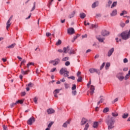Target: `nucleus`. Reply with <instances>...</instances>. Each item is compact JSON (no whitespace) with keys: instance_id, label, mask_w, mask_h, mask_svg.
<instances>
[{"instance_id":"1","label":"nucleus","mask_w":130,"mask_h":130,"mask_svg":"<svg viewBox=\"0 0 130 130\" xmlns=\"http://www.w3.org/2000/svg\"><path fill=\"white\" fill-rule=\"evenodd\" d=\"M108 129H111L114 128V118L110 117L109 120L107 121Z\"/></svg>"},{"instance_id":"2","label":"nucleus","mask_w":130,"mask_h":130,"mask_svg":"<svg viewBox=\"0 0 130 130\" xmlns=\"http://www.w3.org/2000/svg\"><path fill=\"white\" fill-rule=\"evenodd\" d=\"M59 73L60 75H63L64 77H69V74H70V72L68 71L67 68L61 69Z\"/></svg>"},{"instance_id":"3","label":"nucleus","mask_w":130,"mask_h":130,"mask_svg":"<svg viewBox=\"0 0 130 130\" xmlns=\"http://www.w3.org/2000/svg\"><path fill=\"white\" fill-rule=\"evenodd\" d=\"M89 71L90 74H94V73H96L98 75H100V71L98 69H96L95 68H90L89 69Z\"/></svg>"},{"instance_id":"4","label":"nucleus","mask_w":130,"mask_h":130,"mask_svg":"<svg viewBox=\"0 0 130 130\" xmlns=\"http://www.w3.org/2000/svg\"><path fill=\"white\" fill-rule=\"evenodd\" d=\"M34 122H35V118H34V117H30L27 122V124H29V125H32V124Z\"/></svg>"},{"instance_id":"5","label":"nucleus","mask_w":130,"mask_h":130,"mask_svg":"<svg viewBox=\"0 0 130 130\" xmlns=\"http://www.w3.org/2000/svg\"><path fill=\"white\" fill-rule=\"evenodd\" d=\"M59 62V59L57 58L54 60H52L49 61V63H53V66H56V64H58Z\"/></svg>"},{"instance_id":"6","label":"nucleus","mask_w":130,"mask_h":130,"mask_svg":"<svg viewBox=\"0 0 130 130\" xmlns=\"http://www.w3.org/2000/svg\"><path fill=\"white\" fill-rule=\"evenodd\" d=\"M13 19V16H11L8 21L7 22V26H6V29L8 30L9 28H10V26H11V24L12 23H11V21H12V19Z\"/></svg>"},{"instance_id":"7","label":"nucleus","mask_w":130,"mask_h":130,"mask_svg":"<svg viewBox=\"0 0 130 130\" xmlns=\"http://www.w3.org/2000/svg\"><path fill=\"white\" fill-rule=\"evenodd\" d=\"M68 34L69 35H73L75 33V29L73 27H70L67 30Z\"/></svg>"},{"instance_id":"8","label":"nucleus","mask_w":130,"mask_h":130,"mask_svg":"<svg viewBox=\"0 0 130 130\" xmlns=\"http://www.w3.org/2000/svg\"><path fill=\"white\" fill-rule=\"evenodd\" d=\"M117 78L119 81H122L124 79V77L122 76V73H119L117 75Z\"/></svg>"},{"instance_id":"9","label":"nucleus","mask_w":130,"mask_h":130,"mask_svg":"<svg viewBox=\"0 0 130 130\" xmlns=\"http://www.w3.org/2000/svg\"><path fill=\"white\" fill-rule=\"evenodd\" d=\"M114 52V48H112L111 49H110L108 52L107 55H108V57H110V56H111V55H112V54Z\"/></svg>"},{"instance_id":"10","label":"nucleus","mask_w":130,"mask_h":130,"mask_svg":"<svg viewBox=\"0 0 130 130\" xmlns=\"http://www.w3.org/2000/svg\"><path fill=\"white\" fill-rule=\"evenodd\" d=\"M60 91V89H56L53 91L54 97H55L56 98H57L58 97V96H57V94H58V93H59Z\"/></svg>"},{"instance_id":"11","label":"nucleus","mask_w":130,"mask_h":130,"mask_svg":"<svg viewBox=\"0 0 130 130\" xmlns=\"http://www.w3.org/2000/svg\"><path fill=\"white\" fill-rule=\"evenodd\" d=\"M88 122V120L85 118H83L81 121V125H84V124H86Z\"/></svg>"},{"instance_id":"12","label":"nucleus","mask_w":130,"mask_h":130,"mask_svg":"<svg viewBox=\"0 0 130 130\" xmlns=\"http://www.w3.org/2000/svg\"><path fill=\"white\" fill-rule=\"evenodd\" d=\"M70 123H71V120H68L63 124L62 127H68V125L70 124Z\"/></svg>"},{"instance_id":"13","label":"nucleus","mask_w":130,"mask_h":130,"mask_svg":"<svg viewBox=\"0 0 130 130\" xmlns=\"http://www.w3.org/2000/svg\"><path fill=\"white\" fill-rule=\"evenodd\" d=\"M101 33L103 36H108L109 35V31L107 30H103Z\"/></svg>"},{"instance_id":"14","label":"nucleus","mask_w":130,"mask_h":130,"mask_svg":"<svg viewBox=\"0 0 130 130\" xmlns=\"http://www.w3.org/2000/svg\"><path fill=\"white\" fill-rule=\"evenodd\" d=\"M64 53H68L70 51V47L69 46H67L66 48L64 47L63 48Z\"/></svg>"},{"instance_id":"15","label":"nucleus","mask_w":130,"mask_h":130,"mask_svg":"<svg viewBox=\"0 0 130 130\" xmlns=\"http://www.w3.org/2000/svg\"><path fill=\"white\" fill-rule=\"evenodd\" d=\"M47 111L48 114H52V113H54V112H55V111H54V110L51 108L48 109Z\"/></svg>"},{"instance_id":"16","label":"nucleus","mask_w":130,"mask_h":130,"mask_svg":"<svg viewBox=\"0 0 130 130\" xmlns=\"http://www.w3.org/2000/svg\"><path fill=\"white\" fill-rule=\"evenodd\" d=\"M96 39L99 40V42H103V41H104L105 39L103 38H101V36H96Z\"/></svg>"},{"instance_id":"17","label":"nucleus","mask_w":130,"mask_h":130,"mask_svg":"<svg viewBox=\"0 0 130 130\" xmlns=\"http://www.w3.org/2000/svg\"><path fill=\"white\" fill-rule=\"evenodd\" d=\"M94 91H95V87L93 85L90 86V95H93L94 94Z\"/></svg>"},{"instance_id":"18","label":"nucleus","mask_w":130,"mask_h":130,"mask_svg":"<svg viewBox=\"0 0 130 130\" xmlns=\"http://www.w3.org/2000/svg\"><path fill=\"white\" fill-rule=\"evenodd\" d=\"M110 15L111 17H114V16H116V15H117V10H116V9L114 10Z\"/></svg>"},{"instance_id":"19","label":"nucleus","mask_w":130,"mask_h":130,"mask_svg":"<svg viewBox=\"0 0 130 130\" xmlns=\"http://www.w3.org/2000/svg\"><path fill=\"white\" fill-rule=\"evenodd\" d=\"M21 74L22 75H23V76H25V75H28L29 71V70H27V71H24V70L23 69H21Z\"/></svg>"},{"instance_id":"20","label":"nucleus","mask_w":130,"mask_h":130,"mask_svg":"<svg viewBox=\"0 0 130 130\" xmlns=\"http://www.w3.org/2000/svg\"><path fill=\"white\" fill-rule=\"evenodd\" d=\"M99 5V2H94L91 6L92 9H95L96 7H98V6Z\"/></svg>"},{"instance_id":"21","label":"nucleus","mask_w":130,"mask_h":130,"mask_svg":"<svg viewBox=\"0 0 130 130\" xmlns=\"http://www.w3.org/2000/svg\"><path fill=\"white\" fill-rule=\"evenodd\" d=\"M16 46V43H13L6 47V48H9V49H12L14 48Z\"/></svg>"},{"instance_id":"22","label":"nucleus","mask_w":130,"mask_h":130,"mask_svg":"<svg viewBox=\"0 0 130 130\" xmlns=\"http://www.w3.org/2000/svg\"><path fill=\"white\" fill-rule=\"evenodd\" d=\"M98 124H99L98 122H93V124L92 126L94 128H97L98 127Z\"/></svg>"},{"instance_id":"23","label":"nucleus","mask_w":130,"mask_h":130,"mask_svg":"<svg viewBox=\"0 0 130 130\" xmlns=\"http://www.w3.org/2000/svg\"><path fill=\"white\" fill-rule=\"evenodd\" d=\"M86 17V14L82 13L80 14V18L81 19H84Z\"/></svg>"},{"instance_id":"24","label":"nucleus","mask_w":130,"mask_h":130,"mask_svg":"<svg viewBox=\"0 0 130 130\" xmlns=\"http://www.w3.org/2000/svg\"><path fill=\"white\" fill-rule=\"evenodd\" d=\"M112 115L114 117H116V116H118V113L116 112H114L112 113Z\"/></svg>"},{"instance_id":"25","label":"nucleus","mask_w":130,"mask_h":130,"mask_svg":"<svg viewBox=\"0 0 130 130\" xmlns=\"http://www.w3.org/2000/svg\"><path fill=\"white\" fill-rule=\"evenodd\" d=\"M122 118L125 119L128 117V114L127 113H124L122 116Z\"/></svg>"},{"instance_id":"26","label":"nucleus","mask_w":130,"mask_h":130,"mask_svg":"<svg viewBox=\"0 0 130 130\" xmlns=\"http://www.w3.org/2000/svg\"><path fill=\"white\" fill-rule=\"evenodd\" d=\"M117 5V2H113L112 5H111V8L112 9L113 8H114V7H116Z\"/></svg>"},{"instance_id":"27","label":"nucleus","mask_w":130,"mask_h":130,"mask_svg":"<svg viewBox=\"0 0 130 130\" xmlns=\"http://www.w3.org/2000/svg\"><path fill=\"white\" fill-rule=\"evenodd\" d=\"M108 111H109V108H108V107L105 108L103 111V112H104V113H107V112H108Z\"/></svg>"},{"instance_id":"28","label":"nucleus","mask_w":130,"mask_h":130,"mask_svg":"<svg viewBox=\"0 0 130 130\" xmlns=\"http://www.w3.org/2000/svg\"><path fill=\"white\" fill-rule=\"evenodd\" d=\"M19 103L20 104H23V103H24V100H18L16 102V104H19Z\"/></svg>"},{"instance_id":"29","label":"nucleus","mask_w":130,"mask_h":130,"mask_svg":"<svg viewBox=\"0 0 130 130\" xmlns=\"http://www.w3.org/2000/svg\"><path fill=\"white\" fill-rule=\"evenodd\" d=\"M88 128H89V123H87L85 124L83 130H88Z\"/></svg>"},{"instance_id":"30","label":"nucleus","mask_w":130,"mask_h":130,"mask_svg":"<svg viewBox=\"0 0 130 130\" xmlns=\"http://www.w3.org/2000/svg\"><path fill=\"white\" fill-rule=\"evenodd\" d=\"M36 6V2H34V6H33L32 9L30 10V12H33V11H34V10H35Z\"/></svg>"},{"instance_id":"31","label":"nucleus","mask_w":130,"mask_h":130,"mask_svg":"<svg viewBox=\"0 0 130 130\" xmlns=\"http://www.w3.org/2000/svg\"><path fill=\"white\" fill-rule=\"evenodd\" d=\"M74 16H75V12H73L71 15L69 16V18L70 19H72V18H73Z\"/></svg>"},{"instance_id":"32","label":"nucleus","mask_w":130,"mask_h":130,"mask_svg":"<svg viewBox=\"0 0 130 130\" xmlns=\"http://www.w3.org/2000/svg\"><path fill=\"white\" fill-rule=\"evenodd\" d=\"M126 14H127V12L126 11H123L120 13V16H123V15H126Z\"/></svg>"},{"instance_id":"33","label":"nucleus","mask_w":130,"mask_h":130,"mask_svg":"<svg viewBox=\"0 0 130 130\" xmlns=\"http://www.w3.org/2000/svg\"><path fill=\"white\" fill-rule=\"evenodd\" d=\"M98 26L96 24H91L90 29H94V28H97Z\"/></svg>"},{"instance_id":"34","label":"nucleus","mask_w":130,"mask_h":130,"mask_svg":"<svg viewBox=\"0 0 130 130\" xmlns=\"http://www.w3.org/2000/svg\"><path fill=\"white\" fill-rule=\"evenodd\" d=\"M53 2V0H50L49 3L48 4V7L49 8L50 7V6H51V5H52V2Z\"/></svg>"},{"instance_id":"35","label":"nucleus","mask_w":130,"mask_h":130,"mask_svg":"<svg viewBox=\"0 0 130 130\" xmlns=\"http://www.w3.org/2000/svg\"><path fill=\"white\" fill-rule=\"evenodd\" d=\"M110 67V63L108 62L106 64V70H108V68Z\"/></svg>"},{"instance_id":"36","label":"nucleus","mask_w":130,"mask_h":130,"mask_svg":"<svg viewBox=\"0 0 130 130\" xmlns=\"http://www.w3.org/2000/svg\"><path fill=\"white\" fill-rule=\"evenodd\" d=\"M82 80H83V78L81 76H78L77 82H82Z\"/></svg>"},{"instance_id":"37","label":"nucleus","mask_w":130,"mask_h":130,"mask_svg":"<svg viewBox=\"0 0 130 130\" xmlns=\"http://www.w3.org/2000/svg\"><path fill=\"white\" fill-rule=\"evenodd\" d=\"M69 57H65L62 59V61H67V60H69Z\"/></svg>"},{"instance_id":"38","label":"nucleus","mask_w":130,"mask_h":130,"mask_svg":"<svg viewBox=\"0 0 130 130\" xmlns=\"http://www.w3.org/2000/svg\"><path fill=\"white\" fill-rule=\"evenodd\" d=\"M28 87L29 88H32L34 86V84L32 82H30L28 85Z\"/></svg>"},{"instance_id":"39","label":"nucleus","mask_w":130,"mask_h":130,"mask_svg":"<svg viewBox=\"0 0 130 130\" xmlns=\"http://www.w3.org/2000/svg\"><path fill=\"white\" fill-rule=\"evenodd\" d=\"M64 87L66 89H69L70 88V84L68 83H64Z\"/></svg>"},{"instance_id":"40","label":"nucleus","mask_w":130,"mask_h":130,"mask_svg":"<svg viewBox=\"0 0 130 130\" xmlns=\"http://www.w3.org/2000/svg\"><path fill=\"white\" fill-rule=\"evenodd\" d=\"M60 44H61V40H58V41H57V42H56V45L57 46H58V45H60Z\"/></svg>"},{"instance_id":"41","label":"nucleus","mask_w":130,"mask_h":130,"mask_svg":"<svg viewBox=\"0 0 130 130\" xmlns=\"http://www.w3.org/2000/svg\"><path fill=\"white\" fill-rule=\"evenodd\" d=\"M76 89H77V86L76 85V84H73L72 90H76Z\"/></svg>"},{"instance_id":"42","label":"nucleus","mask_w":130,"mask_h":130,"mask_svg":"<svg viewBox=\"0 0 130 130\" xmlns=\"http://www.w3.org/2000/svg\"><path fill=\"white\" fill-rule=\"evenodd\" d=\"M129 74L128 73V74H127L126 75V76H125V77H124V79L125 80H127L128 79V78H129Z\"/></svg>"},{"instance_id":"43","label":"nucleus","mask_w":130,"mask_h":130,"mask_svg":"<svg viewBox=\"0 0 130 130\" xmlns=\"http://www.w3.org/2000/svg\"><path fill=\"white\" fill-rule=\"evenodd\" d=\"M52 124H53V122L49 123V124L48 125V128H50H50L51 127V126L52 125Z\"/></svg>"},{"instance_id":"44","label":"nucleus","mask_w":130,"mask_h":130,"mask_svg":"<svg viewBox=\"0 0 130 130\" xmlns=\"http://www.w3.org/2000/svg\"><path fill=\"white\" fill-rule=\"evenodd\" d=\"M15 105H17V102L12 103L10 105V107H11V108H13V107H14Z\"/></svg>"},{"instance_id":"45","label":"nucleus","mask_w":130,"mask_h":130,"mask_svg":"<svg viewBox=\"0 0 130 130\" xmlns=\"http://www.w3.org/2000/svg\"><path fill=\"white\" fill-rule=\"evenodd\" d=\"M104 101V100L103 99H101L100 101H99L98 102V105H99V104H100V103H102V102H103Z\"/></svg>"},{"instance_id":"46","label":"nucleus","mask_w":130,"mask_h":130,"mask_svg":"<svg viewBox=\"0 0 130 130\" xmlns=\"http://www.w3.org/2000/svg\"><path fill=\"white\" fill-rule=\"evenodd\" d=\"M120 26L121 27H122V28H123V27H124V26H125V23H123V22H121L120 23Z\"/></svg>"},{"instance_id":"47","label":"nucleus","mask_w":130,"mask_h":130,"mask_svg":"<svg viewBox=\"0 0 130 130\" xmlns=\"http://www.w3.org/2000/svg\"><path fill=\"white\" fill-rule=\"evenodd\" d=\"M70 64H71V63L69 61H67L65 62V66H66V67H69Z\"/></svg>"},{"instance_id":"48","label":"nucleus","mask_w":130,"mask_h":130,"mask_svg":"<svg viewBox=\"0 0 130 130\" xmlns=\"http://www.w3.org/2000/svg\"><path fill=\"white\" fill-rule=\"evenodd\" d=\"M123 62H124V63H126L128 62V60L127 59V58H124Z\"/></svg>"},{"instance_id":"49","label":"nucleus","mask_w":130,"mask_h":130,"mask_svg":"<svg viewBox=\"0 0 130 130\" xmlns=\"http://www.w3.org/2000/svg\"><path fill=\"white\" fill-rule=\"evenodd\" d=\"M72 94L74 95V96L77 95V91L76 90H73L72 91Z\"/></svg>"},{"instance_id":"50","label":"nucleus","mask_w":130,"mask_h":130,"mask_svg":"<svg viewBox=\"0 0 130 130\" xmlns=\"http://www.w3.org/2000/svg\"><path fill=\"white\" fill-rule=\"evenodd\" d=\"M37 100H38V99H37V98H34V102H35V103L36 104H37Z\"/></svg>"},{"instance_id":"51","label":"nucleus","mask_w":130,"mask_h":130,"mask_svg":"<svg viewBox=\"0 0 130 130\" xmlns=\"http://www.w3.org/2000/svg\"><path fill=\"white\" fill-rule=\"evenodd\" d=\"M55 71H56V68H54L51 70L50 72L51 73H53L54 72H55Z\"/></svg>"},{"instance_id":"52","label":"nucleus","mask_w":130,"mask_h":130,"mask_svg":"<svg viewBox=\"0 0 130 130\" xmlns=\"http://www.w3.org/2000/svg\"><path fill=\"white\" fill-rule=\"evenodd\" d=\"M104 66H105V63L104 62L101 66L100 70H102V69H103L104 68Z\"/></svg>"},{"instance_id":"53","label":"nucleus","mask_w":130,"mask_h":130,"mask_svg":"<svg viewBox=\"0 0 130 130\" xmlns=\"http://www.w3.org/2000/svg\"><path fill=\"white\" fill-rule=\"evenodd\" d=\"M70 54H75V51H74V50H71Z\"/></svg>"},{"instance_id":"54","label":"nucleus","mask_w":130,"mask_h":130,"mask_svg":"<svg viewBox=\"0 0 130 130\" xmlns=\"http://www.w3.org/2000/svg\"><path fill=\"white\" fill-rule=\"evenodd\" d=\"M46 35L47 37H49V36H51V34L50 32H47Z\"/></svg>"},{"instance_id":"55","label":"nucleus","mask_w":130,"mask_h":130,"mask_svg":"<svg viewBox=\"0 0 130 130\" xmlns=\"http://www.w3.org/2000/svg\"><path fill=\"white\" fill-rule=\"evenodd\" d=\"M108 4L109 5V6L110 7V5H111V4H112V1L109 0L108 2Z\"/></svg>"},{"instance_id":"56","label":"nucleus","mask_w":130,"mask_h":130,"mask_svg":"<svg viewBox=\"0 0 130 130\" xmlns=\"http://www.w3.org/2000/svg\"><path fill=\"white\" fill-rule=\"evenodd\" d=\"M21 63H23L24 66H25V63H26V60L25 59H23L22 61H21Z\"/></svg>"},{"instance_id":"57","label":"nucleus","mask_w":130,"mask_h":130,"mask_svg":"<svg viewBox=\"0 0 130 130\" xmlns=\"http://www.w3.org/2000/svg\"><path fill=\"white\" fill-rule=\"evenodd\" d=\"M128 68H123V71H124V72H126L127 71H128Z\"/></svg>"},{"instance_id":"58","label":"nucleus","mask_w":130,"mask_h":130,"mask_svg":"<svg viewBox=\"0 0 130 130\" xmlns=\"http://www.w3.org/2000/svg\"><path fill=\"white\" fill-rule=\"evenodd\" d=\"M31 15H32V13H30L28 17L26 18V20H28V19H30V18H31Z\"/></svg>"},{"instance_id":"59","label":"nucleus","mask_w":130,"mask_h":130,"mask_svg":"<svg viewBox=\"0 0 130 130\" xmlns=\"http://www.w3.org/2000/svg\"><path fill=\"white\" fill-rule=\"evenodd\" d=\"M80 75H81V72L78 71L77 73V77H80Z\"/></svg>"},{"instance_id":"60","label":"nucleus","mask_w":130,"mask_h":130,"mask_svg":"<svg viewBox=\"0 0 130 130\" xmlns=\"http://www.w3.org/2000/svg\"><path fill=\"white\" fill-rule=\"evenodd\" d=\"M25 95H26V92L25 91L21 92V96H25Z\"/></svg>"},{"instance_id":"61","label":"nucleus","mask_w":130,"mask_h":130,"mask_svg":"<svg viewBox=\"0 0 130 130\" xmlns=\"http://www.w3.org/2000/svg\"><path fill=\"white\" fill-rule=\"evenodd\" d=\"M3 129L4 130H8V127L6 126L5 125L3 126Z\"/></svg>"},{"instance_id":"62","label":"nucleus","mask_w":130,"mask_h":130,"mask_svg":"<svg viewBox=\"0 0 130 130\" xmlns=\"http://www.w3.org/2000/svg\"><path fill=\"white\" fill-rule=\"evenodd\" d=\"M68 79H71L72 80H75V77L71 76V77H68Z\"/></svg>"},{"instance_id":"63","label":"nucleus","mask_w":130,"mask_h":130,"mask_svg":"<svg viewBox=\"0 0 130 130\" xmlns=\"http://www.w3.org/2000/svg\"><path fill=\"white\" fill-rule=\"evenodd\" d=\"M117 101H118V98H116L114 100V102L113 103H115V102H117Z\"/></svg>"},{"instance_id":"64","label":"nucleus","mask_w":130,"mask_h":130,"mask_svg":"<svg viewBox=\"0 0 130 130\" xmlns=\"http://www.w3.org/2000/svg\"><path fill=\"white\" fill-rule=\"evenodd\" d=\"M87 34L82 36V38H87Z\"/></svg>"}]
</instances>
